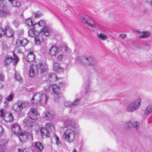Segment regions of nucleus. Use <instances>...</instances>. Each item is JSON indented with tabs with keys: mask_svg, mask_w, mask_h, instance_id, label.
<instances>
[{
	"mask_svg": "<svg viewBox=\"0 0 152 152\" xmlns=\"http://www.w3.org/2000/svg\"><path fill=\"white\" fill-rule=\"evenodd\" d=\"M5 141L3 140H1L0 141V150L1 149H3L4 148Z\"/></svg>",
	"mask_w": 152,
	"mask_h": 152,
	"instance_id": "nucleus-40",
	"label": "nucleus"
},
{
	"mask_svg": "<svg viewBox=\"0 0 152 152\" xmlns=\"http://www.w3.org/2000/svg\"><path fill=\"white\" fill-rule=\"evenodd\" d=\"M33 15L35 18H38L41 15V14L39 13H34Z\"/></svg>",
	"mask_w": 152,
	"mask_h": 152,
	"instance_id": "nucleus-56",
	"label": "nucleus"
},
{
	"mask_svg": "<svg viewBox=\"0 0 152 152\" xmlns=\"http://www.w3.org/2000/svg\"><path fill=\"white\" fill-rule=\"evenodd\" d=\"M126 35L125 34H121L119 35V38L120 39H124L126 38Z\"/></svg>",
	"mask_w": 152,
	"mask_h": 152,
	"instance_id": "nucleus-53",
	"label": "nucleus"
},
{
	"mask_svg": "<svg viewBox=\"0 0 152 152\" xmlns=\"http://www.w3.org/2000/svg\"><path fill=\"white\" fill-rule=\"evenodd\" d=\"M141 101V100L140 98L135 99L126 106L125 108L126 110L129 112L135 111L140 107Z\"/></svg>",
	"mask_w": 152,
	"mask_h": 152,
	"instance_id": "nucleus-4",
	"label": "nucleus"
},
{
	"mask_svg": "<svg viewBox=\"0 0 152 152\" xmlns=\"http://www.w3.org/2000/svg\"><path fill=\"white\" fill-rule=\"evenodd\" d=\"M53 70L57 73H60L63 72V69L58 64L55 63L53 65Z\"/></svg>",
	"mask_w": 152,
	"mask_h": 152,
	"instance_id": "nucleus-17",
	"label": "nucleus"
},
{
	"mask_svg": "<svg viewBox=\"0 0 152 152\" xmlns=\"http://www.w3.org/2000/svg\"><path fill=\"white\" fill-rule=\"evenodd\" d=\"M14 58L12 56H8L4 60V62L5 65H7L10 63L11 62L14 66H15L19 61V58L15 54L13 55Z\"/></svg>",
	"mask_w": 152,
	"mask_h": 152,
	"instance_id": "nucleus-8",
	"label": "nucleus"
},
{
	"mask_svg": "<svg viewBox=\"0 0 152 152\" xmlns=\"http://www.w3.org/2000/svg\"><path fill=\"white\" fill-rule=\"evenodd\" d=\"M55 115V113L48 111L43 113L42 116L46 120L50 121L53 119Z\"/></svg>",
	"mask_w": 152,
	"mask_h": 152,
	"instance_id": "nucleus-12",
	"label": "nucleus"
},
{
	"mask_svg": "<svg viewBox=\"0 0 152 152\" xmlns=\"http://www.w3.org/2000/svg\"><path fill=\"white\" fill-rule=\"evenodd\" d=\"M53 138L55 140L56 144L58 145H61V142L59 137L56 134L53 135Z\"/></svg>",
	"mask_w": 152,
	"mask_h": 152,
	"instance_id": "nucleus-33",
	"label": "nucleus"
},
{
	"mask_svg": "<svg viewBox=\"0 0 152 152\" xmlns=\"http://www.w3.org/2000/svg\"><path fill=\"white\" fill-rule=\"evenodd\" d=\"M57 98H56V100H55V101L56 102L58 101L57 100Z\"/></svg>",
	"mask_w": 152,
	"mask_h": 152,
	"instance_id": "nucleus-64",
	"label": "nucleus"
},
{
	"mask_svg": "<svg viewBox=\"0 0 152 152\" xmlns=\"http://www.w3.org/2000/svg\"><path fill=\"white\" fill-rule=\"evenodd\" d=\"M47 127L49 128V129L51 130H53L54 129V124H48L47 126Z\"/></svg>",
	"mask_w": 152,
	"mask_h": 152,
	"instance_id": "nucleus-49",
	"label": "nucleus"
},
{
	"mask_svg": "<svg viewBox=\"0 0 152 152\" xmlns=\"http://www.w3.org/2000/svg\"><path fill=\"white\" fill-rule=\"evenodd\" d=\"M143 44L145 46L143 49L147 51L148 50L150 49L151 47L150 45L146 43H144Z\"/></svg>",
	"mask_w": 152,
	"mask_h": 152,
	"instance_id": "nucleus-44",
	"label": "nucleus"
},
{
	"mask_svg": "<svg viewBox=\"0 0 152 152\" xmlns=\"http://www.w3.org/2000/svg\"><path fill=\"white\" fill-rule=\"evenodd\" d=\"M50 35V31H48L47 28H44L42 31H39L38 35L34 37L35 43L37 45L40 44L43 40L45 39L46 37Z\"/></svg>",
	"mask_w": 152,
	"mask_h": 152,
	"instance_id": "nucleus-3",
	"label": "nucleus"
},
{
	"mask_svg": "<svg viewBox=\"0 0 152 152\" xmlns=\"http://www.w3.org/2000/svg\"><path fill=\"white\" fill-rule=\"evenodd\" d=\"M151 113H152V105L149 104L145 109V114L146 115H148Z\"/></svg>",
	"mask_w": 152,
	"mask_h": 152,
	"instance_id": "nucleus-31",
	"label": "nucleus"
},
{
	"mask_svg": "<svg viewBox=\"0 0 152 152\" xmlns=\"http://www.w3.org/2000/svg\"><path fill=\"white\" fill-rule=\"evenodd\" d=\"M6 1L4 0H1L0 1V7H3L6 5Z\"/></svg>",
	"mask_w": 152,
	"mask_h": 152,
	"instance_id": "nucleus-43",
	"label": "nucleus"
},
{
	"mask_svg": "<svg viewBox=\"0 0 152 152\" xmlns=\"http://www.w3.org/2000/svg\"><path fill=\"white\" fill-rule=\"evenodd\" d=\"M17 152H23V151L22 149H19Z\"/></svg>",
	"mask_w": 152,
	"mask_h": 152,
	"instance_id": "nucleus-60",
	"label": "nucleus"
},
{
	"mask_svg": "<svg viewBox=\"0 0 152 152\" xmlns=\"http://www.w3.org/2000/svg\"><path fill=\"white\" fill-rule=\"evenodd\" d=\"M14 25L16 27H17L18 26L19 23L18 21H15L13 22Z\"/></svg>",
	"mask_w": 152,
	"mask_h": 152,
	"instance_id": "nucleus-59",
	"label": "nucleus"
},
{
	"mask_svg": "<svg viewBox=\"0 0 152 152\" xmlns=\"http://www.w3.org/2000/svg\"><path fill=\"white\" fill-rule=\"evenodd\" d=\"M3 87V85L1 84L0 83V89L2 88Z\"/></svg>",
	"mask_w": 152,
	"mask_h": 152,
	"instance_id": "nucleus-62",
	"label": "nucleus"
},
{
	"mask_svg": "<svg viewBox=\"0 0 152 152\" xmlns=\"http://www.w3.org/2000/svg\"><path fill=\"white\" fill-rule=\"evenodd\" d=\"M41 134L42 137H43L44 136L48 137L49 136V132L48 129L46 127L42 128L40 129Z\"/></svg>",
	"mask_w": 152,
	"mask_h": 152,
	"instance_id": "nucleus-22",
	"label": "nucleus"
},
{
	"mask_svg": "<svg viewBox=\"0 0 152 152\" xmlns=\"http://www.w3.org/2000/svg\"><path fill=\"white\" fill-rule=\"evenodd\" d=\"M9 15V14L8 12L0 10V17H5Z\"/></svg>",
	"mask_w": 152,
	"mask_h": 152,
	"instance_id": "nucleus-37",
	"label": "nucleus"
},
{
	"mask_svg": "<svg viewBox=\"0 0 152 152\" xmlns=\"http://www.w3.org/2000/svg\"><path fill=\"white\" fill-rule=\"evenodd\" d=\"M132 31L133 33H135L136 34H141V32L140 31H138L136 29H133L132 30Z\"/></svg>",
	"mask_w": 152,
	"mask_h": 152,
	"instance_id": "nucleus-52",
	"label": "nucleus"
},
{
	"mask_svg": "<svg viewBox=\"0 0 152 152\" xmlns=\"http://www.w3.org/2000/svg\"><path fill=\"white\" fill-rule=\"evenodd\" d=\"M13 7H19L21 5V2L16 0H8Z\"/></svg>",
	"mask_w": 152,
	"mask_h": 152,
	"instance_id": "nucleus-23",
	"label": "nucleus"
},
{
	"mask_svg": "<svg viewBox=\"0 0 152 152\" xmlns=\"http://www.w3.org/2000/svg\"><path fill=\"white\" fill-rule=\"evenodd\" d=\"M89 80L87 81L85 85V88H86V91L87 93H88L89 91Z\"/></svg>",
	"mask_w": 152,
	"mask_h": 152,
	"instance_id": "nucleus-39",
	"label": "nucleus"
},
{
	"mask_svg": "<svg viewBox=\"0 0 152 152\" xmlns=\"http://www.w3.org/2000/svg\"><path fill=\"white\" fill-rule=\"evenodd\" d=\"M36 33H37V32L35 31L34 28L30 29L28 31V35L31 37H35L37 35Z\"/></svg>",
	"mask_w": 152,
	"mask_h": 152,
	"instance_id": "nucleus-32",
	"label": "nucleus"
},
{
	"mask_svg": "<svg viewBox=\"0 0 152 152\" xmlns=\"http://www.w3.org/2000/svg\"><path fill=\"white\" fill-rule=\"evenodd\" d=\"M5 33L4 30L2 28H0V38Z\"/></svg>",
	"mask_w": 152,
	"mask_h": 152,
	"instance_id": "nucleus-55",
	"label": "nucleus"
},
{
	"mask_svg": "<svg viewBox=\"0 0 152 152\" xmlns=\"http://www.w3.org/2000/svg\"><path fill=\"white\" fill-rule=\"evenodd\" d=\"M4 121L7 122L12 121L14 120L12 114L11 113H9L7 117L4 118Z\"/></svg>",
	"mask_w": 152,
	"mask_h": 152,
	"instance_id": "nucleus-28",
	"label": "nucleus"
},
{
	"mask_svg": "<svg viewBox=\"0 0 152 152\" xmlns=\"http://www.w3.org/2000/svg\"><path fill=\"white\" fill-rule=\"evenodd\" d=\"M5 33L6 35L8 37L12 36L13 32L12 29L8 26H7L5 28Z\"/></svg>",
	"mask_w": 152,
	"mask_h": 152,
	"instance_id": "nucleus-18",
	"label": "nucleus"
},
{
	"mask_svg": "<svg viewBox=\"0 0 152 152\" xmlns=\"http://www.w3.org/2000/svg\"><path fill=\"white\" fill-rule=\"evenodd\" d=\"M75 131L71 129H67L64 132L63 137L68 142H72L75 139Z\"/></svg>",
	"mask_w": 152,
	"mask_h": 152,
	"instance_id": "nucleus-5",
	"label": "nucleus"
},
{
	"mask_svg": "<svg viewBox=\"0 0 152 152\" xmlns=\"http://www.w3.org/2000/svg\"><path fill=\"white\" fill-rule=\"evenodd\" d=\"M5 112L3 109H1L0 110V116L2 118H4L5 115Z\"/></svg>",
	"mask_w": 152,
	"mask_h": 152,
	"instance_id": "nucleus-42",
	"label": "nucleus"
},
{
	"mask_svg": "<svg viewBox=\"0 0 152 152\" xmlns=\"http://www.w3.org/2000/svg\"><path fill=\"white\" fill-rule=\"evenodd\" d=\"M43 146L40 142H37L33 144L32 147V150L34 152H41L43 148Z\"/></svg>",
	"mask_w": 152,
	"mask_h": 152,
	"instance_id": "nucleus-10",
	"label": "nucleus"
},
{
	"mask_svg": "<svg viewBox=\"0 0 152 152\" xmlns=\"http://www.w3.org/2000/svg\"><path fill=\"white\" fill-rule=\"evenodd\" d=\"M38 72L36 65H32L30 66L29 70V75L31 77H34Z\"/></svg>",
	"mask_w": 152,
	"mask_h": 152,
	"instance_id": "nucleus-14",
	"label": "nucleus"
},
{
	"mask_svg": "<svg viewBox=\"0 0 152 152\" xmlns=\"http://www.w3.org/2000/svg\"><path fill=\"white\" fill-rule=\"evenodd\" d=\"M2 99V96L0 95V103L1 102Z\"/></svg>",
	"mask_w": 152,
	"mask_h": 152,
	"instance_id": "nucleus-61",
	"label": "nucleus"
},
{
	"mask_svg": "<svg viewBox=\"0 0 152 152\" xmlns=\"http://www.w3.org/2000/svg\"><path fill=\"white\" fill-rule=\"evenodd\" d=\"M14 96L12 94H10L7 98L6 101L4 103V106H6L9 104V102L12 101L13 99V97Z\"/></svg>",
	"mask_w": 152,
	"mask_h": 152,
	"instance_id": "nucleus-27",
	"label": "nucleus"
},
{
	"mask_svg": "<svg viewBox=\"0 0 152 152\" xmlns=\"http://www.w3.org/2000/svg\"><path fill=\"white\" fill-rule=\"evenodd\" d=\"M29 105V103L28 102L20 100L14 104L13 109L15 111L20 112Z\"/></svg>",
	"mask_w": 152,
	"mask_h": 152,
	"instance_id": "nucleus-6",
	"label": "nucleus"
},
{
	"mask_svg": "<svg viewBox=\"0 0 152 152\" xmlns=\"http://www.w3.org/2000/svg\"><path fill=\"white\" fill-rule=\"evenodd\" d=\"M48 79L52 81H56L58 79L56 74L53 73L50 74L48 76Z\"/></svg>",
	"mask_w": 152,
	"mask_h": 152,
	"instance_id": "nucleus-30",
	"label": "nucleus"
},
{
	"mask_svg": "<svg viewBox=\"0 0 152 152\" xmlns=\"http://www.w3.org/2000/svg\"><path fill=\"white\" fill-rule=\"evenodd\" d=\"M64 105L65 106L70 107L72 106V103L70 102L66 101L64 102Z\"/></svg>",
	"mask_w": 152,
	"mask_h": 152,
	"instance_id": "nucleus-47",
	"label": "nucleus"
},
{
	"mask_svg": "<svg viewBox=\"0 0 152 152\" xmlns=\"http://www.w3.org/2000/svg\"><path fill=\"white\" fill-rule=\"evenodd\" d=\"M125 127L127 128H130L132 127V123L130 121H129L126 124Z\"/></svg>",
	"mask_w": 152,
	"mask_h": 152,
	"instance_id": "nucleus-46",
	"label": "nucleus"
},
{
	"mask_svg": "<svg viewBox=\"0 0 152 152\" xmlns=\"http://www.w3.org/2000/svg\"><path fill=\"white\" fill-rule=\"evenodd\" d=\"M25 23L27 25L29 26H33V23L32 20L30 18H28L25 20Z\"/></svg>",
	"mask_w": 152,
	"mask_h": 152,
	"instance_id": "nucleus-34",
	"label": "nucleus"
},
{
	"mask_svg": "<svg viewBox=\"0 0 152 152\" xmlns=\"http://www.w3.org/2000/svg\"><path fill=\"white\" fill-rule=\"evenodd\" d=\"M32 27L34 28H36L37 30H40V27L39 26V24L37 22L34 24H33V26H32Z\"/></svg>",
	"mask_w": 152,
	"mask_h": 152,
	"instance_id": "nucleus-41",
	"label": "nucleus"
},
{
	"mask_svg": "<svg viewBox=\"0 0 152 152\" xmlns=\"http://www.w3.org/2000/svg\"><path fill=\"white\" fill-rule=\"evenodd\" d=\"M68 50V48L66 46H63L61 48V51L63 52L67 51Z\"/></svg>",
	"mask_w": 152,
	"mask_h": 152,
	"instance_id": "nucleus-50",
	"label": "nucleus"
},
{
	"mask_svg": "<svg viewBox=\"0 0 152 152\" xmlns=\"http://www.w3.org/2000/svg\"><path fill=\"white\" fill-rule=\"evenodd\" d=\"M76 60L78 62L84 65H88L94 67H96L97 66L96 61L91 56L77 57Z\"/></svg>",
	"mask_w": 152,
	"mask_h": 152,
	"instance_id": "nucleus-2",
	"label": "nucleus"
},
{
	"mask_svg": "<svg viewBox=\"0 0 152 152\" xmlns=\"http://www.w3.org/2000/svg\"><path fill=\"white\" fill-rule=\"evenodd\" d=\"M37 67V70L38 72L43 73L47 70V66L45 64L39 63L36 65Z\"/></svg>",
	"mask_w": 152,
	"mask_h": 152,
	"instance_id": "nucleus-13",
	"label": "nucleus"
},
{
	"mask_svg": "<svg viewBox=\"0 0 152 152\" xmlns=\"http://www.w3.org/2000/svg\"><path fill=\"white\" fill-rule=\"evenodd\" d=\"M73 152H77L75 149H74L73 150Z\"/></svg>",
	"mask_w": 152,
	"mask_h": 152,
	"instance_id": "nucleus-63",
	"label": "nucleus"
},
{
	"mask_svg": "<svg viewBox=\"0 0 152 152\" xmlns=\"http://www.w3.org/2000/svg\"><path fill=\"white\" fill-rule=\"evenodd\" d=\"M31 119L30 118H25L23 121V123L26 124L27 126L32 127L33 123L30 121Z\"/></svg>",
	"mask_w": 152,
	"mask_h": 152,
	"instance_id": "nucleus-29",
	"label": "nucleus"
},
{
	"mask_svg": "<svg viewBox=\"0 0 152 152\" xmlns=\"http://www.w3.org/2000/svg\"><path fill=\"white\" fill-rule=\"evenodd\" d=\"M75 122L74 120H67L65 121L64 124V126L65 127L72 130H75Z\"/></svg>",
	"mask_w": 152,
	"mask_h": 152,
	"instance_id": "nucleus-11",
	"label": "nucleus"
},
{
	"mask_svg": "<svg viewBox=\"0 0 152 152\" xmlns=\"http://www.w3.org/2000/svg\"><path fill=\"white\" fill-rule=\"evenodd\" d=\"M141 34L139 36V37L140 39L147 38L149 37L151 34V33L148 31H141Z\"/></svg>",
	"mask_w": 152,
	"mask_h": 152,
	"instance_id": "nucleus-24",
	"label": "nucleus"
},
{
	"mask_svg": "<svg viewBox=\"0 0 152 152\" xmlns=\"http://www.w3.org/2000/svg\"><path fill=\"white\" fill-rule=\"evenodd\" d=\"M28 40L26 39H18L16 40V45L17 47L21 46H24L28 43Z\"/></svg>",
	"mask_w": 152,
	"mask_h": 152,
	"instance_id": "nucleus-15",
	"label": "nucleus"
},
{
	"mask_svg": "<svg viewBox=\"0 0 152 152\" xmlns=\"http://www.w3.org/2000/svg\"><path fill=\"white\" fill-rule=\"evenodd\" d=\"M4 76L2 74H0V80L1 81H4Z\"/></svg>",
	"mask_w": 152,
	"mask_h": 152,
	"instance_id": "nucleus-57",
	"label": "nucleus"
},
{
	"mask_svg": "<svg viewBox=\"0 0 152 152\" xmlns=\"http://www.w3.org/2000/svg\"><path fill=\"white\" fill-rule=\"evenodd\" d=\"M39 26L40 27V31H42L43 29L46 28H47L48 29V31H49V30L48 28V27H46V23L43 20H40L39 22H38Z\"/></svg>",
	"mask_w": 152,
	"mask_h": 152,
	"instance_id": "nucleus-25",
	"label": "nucleus"
},
{
	"mask_svg": "<svg viewBox=\"0 0 152 152\" xmlns=\"http://www.w3.org/2000/svg\"><path fill=\"white\" fill-rule=\"evenodd\" d=\"M26 58L27 61L29 62L33 61L34 59V56L33 52L30 51L27 55Z\"/></svg>",
	"mask_w": 152,
	"mask_h": 152,
	"instance_id": "nucleus-26",
	"label": "nucleus"
},
{
	"mask_svg": "<svg viewBox=\"0 0 152 152\" xmlns=\"http://www.w3.org/2000/svg\"><path fill=\"white\" fill-rule=\"evenodd\" d=\"M97 37L103 40H105L107 38V36L105 34L102 33L98 34Z\"/></svg>",
	"mask_w": 152,
	"mask_h": 152,
	"instance_id": "nucleus-35",
	"label": "nucleus"
},
{
	"mask_svg": "<svg viewBox=\"0 0 152 152\" xmlns=\"http://www.w3.org/2000/svg\"><path fill=\"white\" fill-rule=\"evenodd\" d=\"M58 52L57 47L56 46H52L49 50V53L52 56H55L58 54Z\"/></svg>",
	"mask_w": 152,
	"mask_h": 152,
	"instance_id": "nucleus-19",
	"label": "nucleus"
},
{
	"mask_svg": "<svg viewBox=\"0 0 152 152\" xmlns=\"http://www.w3.org/2000/svg\"><path fill=\"white\" fill-rule=\"evenodd\" d=\"M4 130L2 127L0 126V136H1Z\"/></svg>",
	"mask_w": 152,
	"mask_h": 152,
	"instance_id": "nucleus-58",
	"label": "nucleus"
},
{
	"mask_svg": "<svg viewBox=\"0 0 152 152\" xmlns=\"http://www.w3.org/2000/svg\"><path fill=\"white\" fill-rule=\"evenodd\" d=\"M52 91L53 94L58 95L60 92V87L58 85L55 84H53L51 85Z\"/></svg>",
	"mask_w": 152,
	"mask_h": 152,
	"instance_id": "nucleus-20",
	"label": "nucleus"
},
{
	"mask_svg": "<svg viewBox=\"0 0 152 152\" xmlns=\"http://www.w3.org/2000/svg\"><path fill=\"white\" fill-rule=\"evenodd\" d=\"M2 48L3 49L6 50L9 49L10 47L7 42H3L2 43Z\"/></svg>",
	"mask_w": 152,
	"mask_h": 152,
	"instance_id": "nucleus-36",
	"label": "nucleus"
},
{
	"mask_svg": "<svg viewBox=\"0 0 152 152\" xmlns=\"http://www.w3.org/2000/svg\"><path fill=\"white\" fill-rule=\"evenodd\" d=\"M80 99H78L75 100L73 102H71L72 106L74 105L76 106L77 105L79 104Z\"/></svg>",
	"mask_w": 152,
	"mask_h": 152,
	"instance_id": "nucleus-45",
	"label": "nucleus"
},
{
	"mask_svg": "<svg viewBox=\"0 0 152 152\" xmlns=\"http://www.w3.org/2000/svg\"><path fill=\"white\" fill-rule=\"evenodd\" d=\"M139 122L137 121L134 122L132 123V127L136 129H137L139 128Z\"/></svg>",
	"mask_w": 152,
	"mask_h": 152,
	"instance_id": "nucleus-38",
	"label": "nucleus"
},
{
	"mask_svg": "<svg viewBox=\"0 0 152 152\" xmlns=\"http://www.w3.org/2000/svg\"><path fill=\"white\" fill-rule=\"evenodd\" d=\"M63 58V55L62 54H59L57 57V59L59 61H61L62 60Z\"/></svg>",
	"mask_w": 152,
	"mask_h": 152,
	"instance_id": "nucleus-54",
	"label": "nucleus"
},
{
	"mask_svg": "<svg viewBox=\"0 0 152 152\" xmlns=\"http://www.w3.org/2000/svg\"><path fill=\"white\" fill-rule=\"evenodd\" d=\"M28 116L31 119L36 120L38 118V113L36 108L31 107L28 113Z\"/></svg>",
	"mask_w": 152,
	"mask_h": 152,
	"instance_id": "nucleus-9",
	"label": "nucleus"
},
{
	"mask_svg": "<svg viewBox=\"0 0 152 152\" xmlns=\"http://www.w3.org/2000/svg\"><path fill=\"white\" fill-rule=\"evenodd\" d=\"M50 89V86L49 84H48L47 85H46L44 87V90L46 91H49Z\"/></svg>",
	"mask_w": 152,
	"mask_h": 152,
	"instance_id": "nucleus-51",
	"label": "nucleus"
},
{
	"mask_svg": "<svg viewBox=\"0 0 152 152\" xmlns=\"http://www.w3.org/2000/svg\"><path fill=\"white\" fill-rule=\"evenodd\" d=\"M18 137L20 141L22 142H25L26 141L27 138V133L23 132H21L18 135Z\"/></svg>",
	"mask_w": 152,
	"mask_h": 152,
	"instance_id": "nucleus-16",
	"label": "nucleus"
},
{
	"mask_svg": "<svg viewBox=\"0 0 152 152\" xmlns=\"http://www.w3.org/2000/svg\"><path fill=\"white\" fill-rule=\"evenodd\" d=\"M15 77L16 79L19 81L21 80L22 77L20 75L16 73L15 74Z\"/></svg>",
	"mask_w": 152,
	"mask_h": 152,
	"instance_id": "nucleus-48",
	"label": "nucleus"
},
{
	"mask_svg": "<svg viewBox=\"0 0 152 152\" xmlns=\"http://www.w3.org/2000/svg\"><path fill=\"white\" fill-rule=\"evenodd\" d=\"M48 99V97L45 93L37 92L33 94L31 102L33 104L44 105L47 103Z\"/></svg>",
	"mask_w": 152,
	"mask_h": 152,
	"instance_id": "nucleus-1",
	"label": "nucleus"
},
{
	"mask_svg": "<svg viewBox=\"0 0 152 152\" xmlns=\"http://www.w3.org/2000/svg\"><path fill=\"white\" fill-rule=\"evenodd\" d=\"M80 18L84 23L91 27L94 28L96 26L95 22L93 19L90 17L87 16V17L83 18L80 16Z\"/></svg>",
	"mask_w": 152,
	"mask_h": 152,
	"instance_id": "nucleus-7",
	"label": "nucleus"
},
{
	"mask_svg": "<svg viewBox=\"0 0 152 152\" xmlns=\"http://www.w3.org/2000/svg\"><path fill=\"white\" fill-rule=\"evenodd\" d=\"M12 130L15 134H19L21 133V130L19 126L16 124H14L12 126Z\"/></svg>",
	"mask_w": 152,
	"mask_h": 152,
	"instance_id": "nucleus-21",
	"label": "nucleus"
}]
</instances>
